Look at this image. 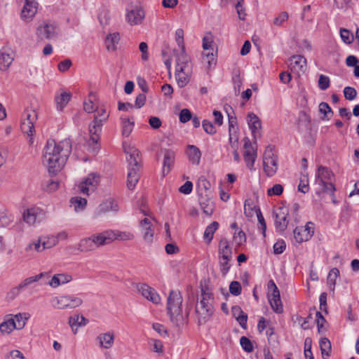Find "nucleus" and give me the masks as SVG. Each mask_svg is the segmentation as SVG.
I'll return each mask as SVG.
<instances>
[{"mask_svg":"<svg viewBox=\"0 0 359 359\" xmlns=\"http://www.w3.org/2000/svg\"><path fill=\"white\" fill-rule=\"evenodd\" d=\"M72 151L69 139L59 143L54 140H48L43 149V163L48 168L49 173L55 175L66 163Z\"/></svg>","mask_w":359,"mask_h":359,"instance_id":"1","label":"nucleus"},{"mask_svg":"<svg viewBox=\"0 0 359 359\" xmlns=\"http://www.w3.org/2000/svg\"><path fill=\"white\" fill-rule=\"evenodd\" d=\"M213 297L210 292L201 289V298L196 306V313L198 325H203L209 320L213 313Z\"/></svg>","mask_w":359,"mask_h":359,"instance_id":"2","label":"nucleus"},{"mask_svg":"<svg viewBox=\"0 0 359 359\" xmlns=\"http://www.w3.org/2000/svg\"><path fill=\"white\" fill-rule=\"evenodd\" d=\"M182 296L179 291L171 290L167 301L168 313L171 321L179 325L183 321Z\"/></svg>","mask_w":359,"mask_h":359,"instance_id":"3","label":"nucleus"},{"mask_svg":"<svg viewBox=\"0 0 359 359\" xmlns=\"http://www.w3.org/2000/svg\"><path fill=\"white\" fill-rule=\"evenodd\" d=\"M334 177L332 171L327 167L320 165L316 172V183L322 187L325 193L330 194L334 196V191L336 188L332 180Z\"/></svg>","mask_w":359,"mask_h":359,"instance_id":"4","label":"nucleus"},{"mask_svg":"<svg viewBox=\"0 0 359 359\" xmlns=\"http://www.w3.org/2000/svg\"><path fill=\"white\" fill-rule=\"evenodd\" d=\"M109 116V114L104 108H101L100 110H97V114L95 115L93 121L89 125L90 140L93 143L97 144L102 126L104 123L108 120Z\"/></svg>","mask_w":359,"mask_h":359,"instance_id":"5","label":"nucleus"},{"mask_svg":"<svg viewBox=\"0 0 359 359\" xmlns=\"http://www.w3.org/2000/svg\"><path fill=\"white\" fill-rule=\"evenodd\" d=\"M50 302L54 309L64 310L80 306L83 304V300L74 294H64L53 297Z\"/></svg>","mask_w":359,"mask_h":359,"instance_id":"6","label":"nucleus"},{"mask_svg":"<svg viewBox=\"0 0 359 359\" xmlns=\"http://www.w3.org/2000/svg\"><path fill=\"white\" fill-rule=\"evenodd\" d=\"M100 175L97 172H90L84 177L79 185V191L89 196L90 193L94 192L100 182Z\"/></svg>","mask_w":359,"mask_h":359,"instance_id":"7","label":"nucleus"},{"mask_svg":"<svg viewBox=\"0 0 359 359\" xmlns=\"http://www.w3.org/2000/svg\"><path fill=\"white\" fill-rule=\"evenodd\" d=\"M263 165L264 172L269 177L274 175L278 170V157L271 147H268L264 152Z\"/></svg>","mask_w":359,"mask_h":359,"instance_id":"8","label":"nucleus"},{"mask_svg":"<svg viewBox=\"0 0 359 359\" xmlns=\"http://www.w3.org/2000/svg\"><path fill=\"white\" fill-rule=\"evenodd\" d=\"M57 27L55 22L50 21L42 22L36 28V34L39 39H51L56 36Z\"/></svg>","mask_w":359,"mask_h":359,"instance_id":"9","label":"nucleus"},{"mask_svg":"<svg viewBox=\"0 0 359 359\" xmlns=\"http://www.w3.org/2000/svg\"><path fill=\"white\" fill-rule=\"evenodd\" d=\"M289 210L287 207H279L273 212L276 231L282 233L287 227L289 223Z\"/></svg>","mask_w":359,"mask_h":359,"instance_id":"10","label":"nucleus"},{"mask_svg":"<svg viewBox=\"0 0 359 359\" xmlns=\"http://www.w3.org/2000/svg\"><path fill=\"white\" fill-rule=\"evenodd\" d=\"M119 210L117 201L109 198L103 201L95 210L93 212V218L97 219L109 212H117Z\"/></svg>","mask_w":359,"mask_h":359,"instance_id":"11","label":"nucleus"},{"mask_svg":"<svg viewBox=\"0 0 359 359\" xmlns=\"http://www.w3.org/2000/svg\"><path fill=\"white\" fill-rule=\"evenodd\" d=\"M45 217V212L38 207L27 209L23 214L25 222L30 225L40 222Z\"/></svg>","mask_w":359,"mask_h":359,"instance_id":"12","label":"nucleus"},{"mask_svg":"<svg viewBox=\"0 0 359 359\" xmlns=\"http://www.w3.org/2000/svg\"><path fill=\"white\" fill-rule=\"evenodd\" d=\"M138 292L147 300L153 304H158L161 302V297L156 291L145 283L139 284L137 287Z\"/></svg>","mask_w":359,"mask_h":359,"instance_id":"13","label":"nucleus"},{"mask_svg":"<svg viewBox=\"0 0 359 359\" xmlns=\"http://www.w3.org/2000/svg\"><path fill=\"white\" fill-rule=\"evenodd\" d=\"M39 4L36 0H25L21 18L27 22H29L37 13Z\"/></svg>","mask_w":359,"mask_h":359,"instance_id":"14","label":"nucleus"},{"mask_svg":"<svg viewBox=\"0 0 359 359\" xmlns=\"http://www.w3.org/2000/svg\"><path fill=\"white\" fill-rule=\"evenodd\" d=\"M114 235L113 230H106L100 233L92 234L91 236L94 244H95V248L97 249L112 243Z\"/></svg>","mask_w":359,"mask_h":359,"instance_id":"15","label":"nucleus"},{"mask_svg":"<svg viewBox=\"0 0 359 359\" xmlns=\"http://www.w3.org/2000/svg\"><path fill=\"white\" fill-rule=\"evenodd\" d=\"M289 67L292 72L299 75L306 69V60L300 55H292L289 60Z\"/></svg>","mask_w":359,"mask_h":359,"instance_id":"16","label":"nucleus"},{"mask_svg":"<svg viewBox=\"0 0 359 359\" xmlns=\"http://www.w3.org/2000/svg\"><path fill=\"white\" fill-rule=\"evenodd\" d=\"M145 17L144 10L139 6L132 8L128 10L126 19L128 23L131 25H136L140 24Z\"/></svg>","mask_w":359,"mask_h":359,"instance_id":"17","label":"nucleus"},{"mask_svg":"<svg viewBox=\"0 0 359 359\" xmlns=\"http://www.w3.org/2000/svg\"><path fill=\"white\" fill-rule=\"evenodd\" d=\"M244 140V160L247 167L252 170L255 162L257 154L252 147L250 140L248 137H245Z\"/></svg>","mask_w":359,"mask_h":359,"instance_id":"18","label":"nucleus"},{"mask_svg":"<svg viewBox=\"0 0 359 359\" xmlns=\"http://www.w3.org/2000/svg\"><path fill=\"white\" fill-rule=\"evenodd\" d=\"M140 224L144 241L148 243H151L154 240V229L151 221L147 218H144L141 220Z\"/></svg>","mask_w":359,"mask_h":359,"instance_id":"19","label":"nucleus"},{"mask_svg":"<svg viewBox=\"0 0 359 359\" xmlns=\"http://www.w3.org/2000/svg\"><path fill=\"white\" fill-rule=\"evenodd\" d=\"M191 70L192 69L188 67L184 69L180 67L179 69H175V79L180 88H184L189 82Z\"/></svg>","mask_w":359,"mask_h":359,"instance_id":"20","label":"nucleus"},{"mask_svg":"<svg viewBox=\"0 0 359 359\" xmlns=\"http://www.w3.org/2000/svg\"><path fill=\"white\" fill-rule=\"evenodd\" d=\"M97 341L99 342L100 347L105 349H109L114 345V334L111 332L100 334L97 336Z\"/></svg>","mask_w":359,"mask_h":359,"instance_id":"21","label":"nucleus"},{"mask_svg":"<svg viewBox=\"0 0 359 359\" xmlns=\"http://www.w3.org/2000/svg\"><path fill=\"white\" fill-rule=\"evenodd\" d=\"M129 154V158H127L128 162V168H136L140 170V151L136 148H130L129 151H126Z\"/></svg>","mask_w":359,"mask_h":359,"instance_id":"22","label":"nucleus"},{"mask_svg":"<svg viewBox=\"0 0 359 359\" xmlns=\"http://www.w3.org/2000/svg\"><path fill=\"white\" fill-rule=\"evenodd\" d=\"M180 50L181 52L176 55V69L180 67L192 69L190 57L186 53L185 48Z\"/></svg>","mask_w":359,"mask_h":359,"instance_id":"23","label":"nucleus"},{"mask_svg":"<svg viewBox=\"0 0 359 359\" xmlns=\"http://www.w3.org/2000/svg\"><path fill=\"white\" fill-rule=\"evenodd\" d=\"M72 280V277L69 274L67 273H57L55 274L48 284L53 287L56 288L62 284L69 283Z\"/></svg>","mask_w":359,"mask_h":359,"instance_id":"24","label":"nucleus"},{"mask_svg":"<svg viewBox=\"0 0 359 359\" xmlns=\"http://www.w3.org/2000/svg\"><path fill=\"white\" fill-rule=\"evenodd\" d=\"M269 304L273 310L277 313H281L283 311V306L280 299V292H275L269 297Z\"/></svg>","mask_w":359,"mask_h":359,"instance_id":"25","label":"nucleus"},{"mask_svg":"<svg viewBox=\"0 0 359 359\" xmlns=\"http://www.w3.org/2000/svg\"><path fill=\"white\" fill-rule=\"evenodd\" d=\"M248 123L250 129L251 130L252 135L255 138L256 133L261 128V121L254 113H249L248 115Z\"/></svg>","mask_w":359,"mask_h":359,"instance_id":"26","label":"nucleus"},{"mask_svg":"<svg viewBox=\"0 0 359 359\" xmlns=\"http://www.w3.org/2000/svg\"><path fill=\"white\" fill-rule=\"evenodd\" d=\"M140 179L139 170L136 168H128L127 176V187L130 190L135 189Z\"/></svg>","mask_w":359,"mask_h":359,"instance_id":"27","label":"nucleus"},{"mask_svg":"<svg viewBox=\"0 0 359 359\" xmlns=\"http://www.w3.org/2000/svg\"><path fill=\"white\" fill-rule=\"evenodd\" d=\"M120 41V36L118 32L109 34L106 36L105 46L108 51H115Z\"/></svg>","mask_w":359,"mask_h":359,"instance_id":"28","label":"nucleus"},{"mask_svg":"<svg viewBox=\"0 0 359 359\" xmlns=\"http://www.w3.org/2000/svg\"><path fill=\"white\" fill-rule=\"evenodd\" d=\"M187 155L192 164L198 165L201 158L200 149L195 145H188Z\"/></svg>","mask_w":359,"mask_h":359,"instance_id":"29","label":"nucleus"},{"mask_svg":"<svg viewBox=\"0 0 359 359\" xmlns=\"http://www.w3.org/2000/svg\"><path fill=\"white\" fill-rule=\"evenodd\" d=\"M232 313L241 327L245 329L247 327L248 315L238 306L232 307Z\"/></svg>","mask_w":359,"mask_h":359,"instance_id":"30","label":"nucleus"},{"mask_svg":"<svg viewBox=\"0 0 359 359\" xmlns=\"http://www.w3.org/2000/svg\"><path fill=\"white\" fill-rule=\"evenodd\" d=\"M121 127H122V135L126 137H129L131 134L134 126L135 122L133 117L126 118L121 117Z\"/></svg>","mask_w":359,"mask_h":359,"instance_id":"31","label":"nucleus"},{"mask_svg":"<svg viewBox=\"0 0 359 359\" xmlns=\"http://www.w3.org/2000/svg\"><path fill=\"white\" fill-rule=\"evenodd\" d=\"M78 249L82 252H88L96 250L92 236L81 239L78 245Z\"/></svg>","mask_w":359,"mask_h":359,"instance_id":"32","label":"nucleus"},{"mask_svg":"<svg viewBox=\"0 0 359 359\" xmlns=\"http://www.w3.org/2000/svg\"><path fill=\"white\" fill-rule=\"evenodd\" d=\"M218 252L219 257H227L229 258H232V250L226 238H223L220 240L219 243Z\"/></svg>","mask_w":359,"mask_h":359,"instance_id":"33","label":"nucleus"},{"mask_svg":"<svg viewBox=\"0 0 359 359\" xmlns=\"http://www.w3.org/2000/svg\"><path fill=\"white\" fill-rule=\"evenodd\" d=\"M10 317L14 318V323L15 324L17 330L22 329L30 318V315L28 313H19L16 315H9Z\"/></svg>","mask_w":359,"mask_h":359,"instance_id":"34","label":"nucleus"},{"mask_svg":"<svg viewBox=\"0 0 359 359\" xmlns=\"http://www.w3.org/2000/svg\"><path fill=\"white\" fill-rule=\"evenodd\" d=\"M14 329H16L14 318L9 316L0 324V331L2 334H10Z\"/></svg>","mask_w":359,"mask_h":359,"instance_id":"35","label":"nucleus"},{"mask_svg":"<svg viewBox=\"0 0 359 359\" xmlns=\"http://www.w3.org/2000/svg\"><path fill=\"white\" fill-rule=\"evenodd\" d=\"M219 227V223L217 222H212L205 229L203 234V238L206 243H210L212 238L215 232Z\"/></svg>","mask_w":359,"mask_h":359,"instance_id":"36","label":"nucleus"},{"mask_svg":"<svg viewBox=\"0 0 359 359\" xmlns=\"http://www.w3.org/2000/svg\"><path fill=\"white\" fill-rule=\"evenodd\" d=\"M71 93L63 92L55 97L57 109L62 111L71 99Z\"/></svg>","mask_w":359,"mask_h":359,"instance_id":"37","label":"nucleus"},{"mask_svg":"<svg viewBox=\"0 0 359 359\" xmlns=\"http://www.w3.org/2000/svg\"><path fill=\"white\" fill-rule=\"evenodd\" d=\"M70 203L76 212H80L85 209L87 205V200L80 196H75L71 198Z\"/></svg>","mask_w":359,"mask_h":359,"instance_id":"38","label":"nucleus"},{"mask_svg":"<svg viewBox=\"0 0 359 359\" xmlns=\"http://www.w3.org/2000/svg\"><path fill=\"white\" fill-rule=\"evenodd\" d=\"M200 206L203 212L207 215H211L214 210V203L210 199L202 198L200 200Z\"/></svg>","mask_w":359,"mask_h":359,"instance_id":"39","label":"nucleus"},{"mask_svg":"<svg viewBox=\"0 0 359 359\" xmlns=\"http://www.w3.org/2000/svg\"><path fill=\"white\" fill-rule=\"evenodd\" d=\"M175 159V153L170 150H166L164 154L163 159V172L165 171V168H167V172H168L170 170L171 166L174 163Z\"/></svg>","mask_w":359,"mask_h":359,"instance_id":"40","label":"nucleus"},{"mask_svg":"<svg viewBox=\"0 0 359 359\" xmlns=\"http://www.w3.org/2000/svg\"><path fill=\"white\" fill-rule=\"evenodd\" d=\"M339 276V271L337 268H333L329 272L327 276V284L331 290L334 291L336 285V280L337 277Z\"/></svg>","mask_w":359,"mask_h":359,"instance_id":"41","label":"nucleus"},{"mask_svg":"<svg viewBox=\"0 0 359 359\" xmlns=\"http://www.w3.org/2000/svg\"><path fill=\"white\" fill-rule=\"evenodd\" d=\"M13 56L6 52H1L0 54V68L7 69L13 62Z\"/></svg>","mask_w":359,"mask_h":359,"instance_id":"42","label":"nucleus"},{"mask_svg":"<svg viewBox=\"0 0 359 359\" xmlns=\"http://www.w3.org/2000/svg\"><path fill=\"white\" fill-rule=\"evenodd\" d=\"M114 236L112 238V242L114 240L118 241H130L134 238V235L128 231H114Z\"/></svg>","mask_w":359,"mask_h":359,"instance_id":"43","label":"nucleus"},{"mask_svg":"<svg viewBox=\"0 0 359 359\" xmlns=\"http://www.w3.org/2000/svg\"><path fill=\"white\" fill-rule=\"evenodd\" d=\"M320 351L323 357L324 358V355L329 356L330 353L331 351V343L330 340L327 338H322L320 340Z\"/></svg>","mask_w":359,"mask_h":359,"instance_id":"44","label":"nucleus"},{"mask_svg":"<svg viewBox=\"0 0 359 359\" xmlns=\"http://www.w3.org/2000/svg\"><path fill=\"white\" fill-rule=\"evenodd\" d=\"M231 259V258L227 257H219V269L223 276H226L231 268V265L229 264Z\"/></svg>","mask_w":359,"mask_h":359,"instance_id":"45","label":"nucleus"},{"mask_svg":"<svg viewBox=\"0 0 359 359\" xmlns=\"http://www.w3.org/2000/svg\"><path fill=\"white\" fill-rule=\"evenodd\" d=\"M340 36L342 41L346 44H351L354 40V36L352 32L345 28H341L339 30Z\"/></svg>","mask_w":359,"mask_h":359,"instance_id":"46","label":"nucleus"},{"mask_svg":"<svg viewBox=\"0 0 359 359\" xmlns=\"http://www.w3.org/2000/svg\"><path fill=\"white\" fill-rule=\"evenodd\" d=\"M91 97H95V95L90 93L89 95V98L87 100H85L83 102V109L86 112L90 114L93 112H96L97 114V110L100 109L95 108L93 104V100L91 99Z\"/></svg>","mask_w":359,"mask_h":359,"instance_id":"47","label":"nucleus"},{"mask_svg":"<svg viewBox=\"0 0 359 359\" xmlns=\"http://www.w3.org/2000/svg\"><path fill=\"white\" fill-rule=\"evenodd\" d=\"M45 276H48L47 273H41L38 275H36L34 276H31L29 278H25L23 281L20 283L22 286L25 289L27 287H28L29 285L39 281L41 278L44 277Z\"/></svg>","mask_w":359,"mask_h":359,"instance_id":"48","label":"nucleus"},{"mask_svg":"<svg viewBox=\"0 0 359 359\" xmlns=\"http://www.w3.org/2000/svg\"><path fill=\"white\" fill-rule=\"evenodd\" d=\"M37 119V114L33 109H26L22 114V121H29L34 124Z\"/></svg>","mask_w":359,"mask_h":359,"instance_id":"49","label":"nucleus"},{"mask_svg":"<svg viewBox=\"0 0 359 359\" xmlns=\"http://www.w3.org/2000/svg\"><path fill=\"white\" fill-rule=\"evenodd\" d=\"M294 239L298 243H302L303 242L307 241L308 239L305 238L306 233H304L302 226L296 227L294 231Z\"/></svg>","mask_w":359,"mask_h":359,"instance_id":"50","label":"nucleus"},{"mask_svg":"<svg viewBox=\"0 0 359 359\" xmlns=\"http://www.w3.org/2000/svg\"><path fill=\"white\" fill-rule=\"evenodd\" d=\"M43 189L48 192L56 191L59 187V182L53 180H48L43 183Z\"/></svg>","mask_w":359,"mask_h":359,"instance_id":"51","label":"nucleus"},{"mask_svg":"<svg viewBox=\"0 0 359 359\" xmlns=\"http://www.w3.org/2000/svg\"><path fill=\"white\" fill-rule=\"evenodd\" d=\"M21 130L24 133H26L28 136L32 137L35 132L34 124L29 121H22Z\"/></svg>","mask_w":359,"mask_h":359,"instance_id":"52","label":"nucleus"},{"mask_svg":"<svg viewBox=\"0 0 359 359\" xmlns=\"http://www.w3.org/2000/svg\"><path fill=\"white\" fill-rule=\"evenodd\" d=\"M240 344L242 348L247 353L253 351L254 346L252 341L246 337L243 336L240 339Z\"/></svg>","mask_w":359,"mask_h":359,"instance_id":"53","label":"nucleus"},{"mask_svg":"<svg viewBox=\"0 0 359 359\" xmlns=\"http://www.w3.org/2000/svg\"><path fill=\"white\" fill-rule=\"evenodd\" d=\"M57 238L51 236L44 238L42 241V249H48L57 244Z\"/></svg>","mask_w":359,"mask_h":359,"instance_id":"54","label":"nucleus"},{"mask_svg":"<svg viewBox=\"0 0 359 359\" xmlns=\"http://www.w3.org/2000/svg\"><path fill=\"white\" fill-rule=\"evenodd\" d=\"M330 79L327 76L320 74L318 79V87L322 90H325L330 87Z\"/></svg>","mask_w":359,"mask_h":359,"instance_id":"55","label":"nucleus"},{"mask_svg":"<svg viewBox=\"0 0 359 359\" xmlns=\"http://www.w3.org/2000/svg\"><path fill=\"white\" fill-rule=\"evenodd\" d=\"M175 39L180 49H184V31L182 29H177L175 31Z\"/></svg>","mask_w":359,"mask_h":359,"instance_id":"56","label":"nucleus"},{"mask_svg":"<svg viewBox=\"0 0 359 359\" xmlns=\"http://www.w3.org/2000/svg\"><path fill=\"white\" fill-rule=\"evenodd\" d=\"M202 126L205 132L209 135H214L217 132V129L213 123L208 120L203 121Z\"/></svg>","mask_w":359,"mask_h":359,"instance_id":"57","label":"nucleus"},{"mask_svg":"<svg viewBox=\"0 0 359 359\" xmlns=\"http://www.w3.org/2000/svg\"><path fill=\"white\" fill-rule=\"evenodd\" d=\"M344 95L346 100H353L357 96V91L354 88L347 86L344 89Z\"/></svg>","mask_w":359,"mask_h":359,"instance_id":"58","label":"nucleus"},{"mask_svg":"<svg viewBox=\"0 0 359 359\" xmlns=\"http://www.w3.org/2000/svg\"><path fill=\"white\" fill-rule=\"evenodd\" d=\"M303 231L306 233L305 238L309 241L314 233V224L311 222H308L303 227Z\"/></svg>","mask_w":359,"mask_h":359,"instance_id":"59","label":"nucleus"},{"mask_svg":"<svg viewBox=\"0 0 359 359\" xmlns=\"http://www.w3.org/2000/svg\"><path fill=\"white\" fill-rule=\"evenodd\" d=\"M241 285L238 281H232L229 285V292L235 296H238L241 293Z\"/></svg>","mask_w":359,"mask_h":359,"instance_id":"60","label":"nucleus"},{"mask_svg":"<svg viewBox=\"0 0 359 359\" xmlns=\"http://www.w3.org/2000/svg\"><path fill=\"white\" fill-rule=\"evenodd\" d=\"M229 117V133H238L237 119L236 116L228 114Z\"/></svg>","mask_w":359,"mask_h":359,"instance_id":"61","label":"nucleus"},{"mask_svg":"<svg viewBox=\"0 0 359 359\" xmlns=\"http://www.w3.org/2000/svg\"><path fill=\"white\" fill-rule=\"evenodd\" d=\"M192 118L191 113L188 109H183L180 112V121L185 123L190 121Z\"/></svg>","mask_w":359,"mask_h":359,"instance_id":"62","label":"nucleus"},{"mask_svg":"<svg viewBox=\"0 0 359 359\" xmlns=\"http://www.w3.org/2000/svg\"><path fill=\"white\" fill-rule=\"evenodd\" d=\"M273 252L276 255L282 254L286 248V245L284 241H278L273 245Z\"/></svg>","mask_w":359,"mask_h":359,"instance_id":"63","label":"nucleus"},{"mask_svg":"<svg viewBox=\"0 0 359 359\" xmlns=\"http://www.w3.org/2000/svg\"><path fill=\"white\" fill-rule=\"evenodd\" d=\"M24 287L22 286V285L20 283L18 285L13 287L9 292L8 293V298L13 299L17 296H18L22 290H24Z\"/></svg>","mask_w":359,"mask_h":359,"instance_id":"64","label":"nucleus"}]
</instances>
